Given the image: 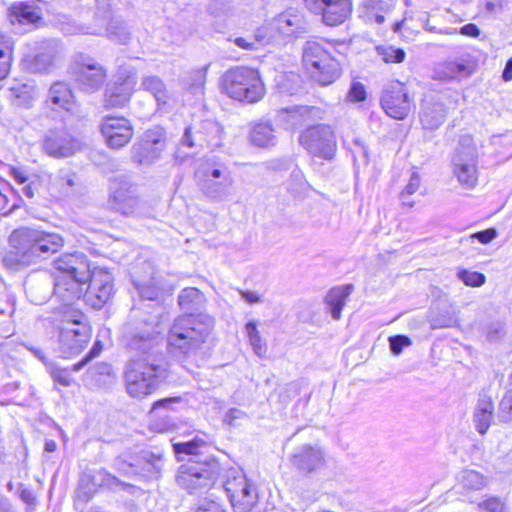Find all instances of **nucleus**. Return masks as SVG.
Instances as JSON below:
<instances>
[{"label": "nucleus", "mask_w": 512, "mask_h": 512, "mask_svg": "<svg viewBox=\"0 0 512 512\" xmlns=\"http://www.w3.org/2000/svg\"><path fill=\"white\" fill-rule=\"evenodd\" d=\"M135 85V72L126 68L121 69L113 86L105 92V106L110 108L124 107L129 102Z\"/></svg>", "instance_id": "412c9836"}, {"label": "nucleus", "mask_w": 512, "mask_h": 512, "mask_svg": "<svg viewBox=\"0 0 512 512\" xmlns=\"http://www.w3.org/2000/svg\"><path fill=\"white\" fill-rule=\"evenodd\" d=\"M292 464L303 472L310 473L324 462V454L319 447L304 445L292 456Z\"/></svg>", "instance_id": "b1692460"}, {"label": "nucleus", "mask_w": 512, "mask_h": 512, "mask_svg": "<svg viewBox=\"0 0 512 512\" xmlns=\"http://www.w3.org/2000/svg\"><path fill=\"white\" fill-rule=\"evenodd\" d=\"M352 286H336L331 288L325 296V304L333 319L338 320L346 299L351 293Z\"/></svg>", "instance_id": "c85d7f7f"}, {"label": "nucleus", "mask_w": 512, "mask_h": 512, "mask_svg": "<svg viewBox=\"0 0 512 512\" xmlns=\"http://www.w3.org/2000/svg\"><path fill=\"white\" fill-rule=\"evenodd\" d=\"M421 185V178L417 172L412 173L407 185L400 192L399 198L404 208H412L415 202L411 196L418 191Z\"/></svg>", "instance_id": "e433bc0d"}, {"label": "nucleus", "mask_w": 512, "mask_h": 512, "mask_svg": "<svg viewBox=\"0 0 512 512\" xmlns=\"http://www.w3.org/2000/svg\"><path fill=\"white\" fill-rule=\"evenodd\" d=\"M273 29L285 36H299L307 32L308 22L297 9H287L274 19Z\"/></svg>", "instance_id": "5701e85b"}, {"label": "nucleus", "mask_w": 512, "mask_h": 512, "mask_svg": "<svg viewBox=\"0 0 512 512\" xmlns=\"http://www.w3.org/2000/svg\"><path fill=\"white\" fill-rule=\"evenodd\" d=\"M108 38L121 44H126L130 40V31L126 23L119 19H111L106 27Z\"/></svg>", "instance_id": "f704fd0d"}, {"label": "nucleus", "mask_w": 512, "mask_h": 512, "mask_svg": "<svg viewBox=\"0 0 512 512\" xmlns=\"http://www.w3.org/2000/svg\"><path fill=\"white\" fill-rule=\"evenodd\" d=\"M480 510L484 512H505V502L498 496H490L479 504Z\"/></svg>", "instance_id": "a18cd8bd"}, {"label": "nucleus", "mask_w": 512, "mask_h": 512, "mask_svg": "<svg viewBox=\"0 0 512 512\" xmlns=\"http://www.w3.org/2000/svg\"><path fill=\"white\" fill-rule=\"evenodd\" d=\"M378 52L385 63H402L406 57V52L403 48H394L392 46L380 47Z\"/></svg>", "instance_id": "79ce46f5"}, {"label": "nucleus", "mask_w": 512, "mask_h": 512, "mask_svg": "<svg viewBox=\"0 0 512 512\" xmlns=\"http://www.w3.org/2000/svg\"><path fill=\"white\" fill-rule=\"evenodd\" d=\"M73 98V93L68 84L55 82L48 91L47 102L58 108L71 111L74 107Z\"/></svg>", "instance_id": "cd10ccee"}, {"label": "nucleus", "mask_w": 512, "mask_h": 512, "mask_svg": "<svg viewBox=\"0 0 512 512\" xmlns=\"http://www.w3.org/2000/svg\"><path fill=\"white\" fill-rule=\"evenodd\" d=\"M48 368L51 377L56 383H59L65 387H68L72 384L73 379L67 369H62L52 364H49Z\"/></svg>", "instance_id": "49530a36"}, {"label": "nucleus", "mask_w": 512, "mask_h": 512, "mask_svg": "<svg viewBox=\"0 0 512 512\" xmlns=\"http://www.w3.org/2000/svg\"><path fill=\"white\" fill-rule=\"evenodd\" d=\"M54 57L55 48L52 43H44L36 54L27 58V68L34 73L46 72L52 66Z\"/></svg>", "instance_id": "bb28decb"}, {"label": "nucleus", "mask_w": 512, "mask_h": 512, "mask_svg": "<svg viewBox=\"0 0 512 512\" xmlns=\"http://www.w3.org/2000/svg\"><path fill=\"white\" fill-rule=\"evenodd\" d=\"M391 351L398 355L400 354L404 347L411 345V339L406 335H394L389 338Z\"/></svg>", "instance_id": "09e8293b"}, {"label": "nucleus", "mask_w": 512, "mask_h": 512, "mask_svg": "<svg viewBox=\"0 0 512 512\" xmlns=\"http://www.w3.org/2000/svg\"><path fill=\"white\" fill-rule=\"evenodd\" d=\"M150 428L158 433H164L174 428V422L167 415L160 416L150 423Z\"/></svg>", "instance_id": "de8ad7c7"}, {"label": "nucleus", "mask_w": 512, "mask_h": 512, "mask_svg": "<svg viewBox=\"0 0 512 512\" xmlns=\"http://www.w3.org/2000/svg\"><path fill=\"white\" fill-rule=\"evenodd\" d=\"M223 487L235 512H249L257 502L254 484L238 468L226 471Z\"/></svg>", "instance_id": "9b49d317"}, {"label": "nucleus", "mask_w": 512, "mask_h": 512, "mask_svg": "<svg viewBox=\"0 0 512 512\" xmlns=\"http://www.w3.org/2000/svg\"><path fill=\"white\" fill-rule=\"evenodd\" d=\"M458 277L466 286L469 287H480L486 281V276L482 272L470 271L467 269L459 271Z\"/></svg>", "instance_id": "c03bdc74"}, {"label": "nucleus", "mask_w": 512, "mask_h": 512, "mask_svg": "<svg viewBox=\"0 0 512 512\" xmlns=\"http://www.w3.org/2000/svg\"><path fill=\"white\" fill-rule=\"evenodd\" d=\"M208 68L209 65H206L190 72L186 85L193 94L202 93Z\"/></svg>", "instance_id": "4c0bfd02"}, {"label": "nucleus", "mask_w": 512, "mask_h": 512, "mask_svg": "<svg viewBox=\"0 0 512 512\" xmlns=\"http://www.w3.org/2000/svg\"><path fill=\"white\" fill-rule=\"evenodd\" d=\"M250 141L257 147L274 146L277 142V136L272 125L266 122L257 123L250 131Z\"/></svg>", "instance_id": "c756f323"}, {"label": "nucleus", "mask_w": 512, "mask_h": 512, "mask_svg": "<svg viewBox=\"0 0 512 512\" xmlns=\"http://www.w3.org/2000/svg\"><path fill=\"white\" fill-rule=\"evenodd\" d=\"M502 79L505 82H509L512 80V57L509 58L506 62L505 68L502 72Z\"/></svg>", "instance_id": "774afa93"}, {"label": "nucleus", "mask_w": 512, "mask_h": 512, "mask_svg": "<svg viewBox=\"0 0 512 512\" xmlns=\"http://www.w3.org/2000/svg\"><path fill=\"white\" fill-rule=\"evenodd\" d=\"M234 44L241 49L245 50H255L256 49V41H253L252 36L246 37H236L233 40Z\"/></svg>", "instance_id": "052dcab7"}, {"label": "nucleus", "mask_w": 512, "mask_h": 512, "mask_svg": "<svg viewBox=\"0 0 512 512\" xmlns=\"http://www.w3.org/2000/svg\"><path fill=\"white\" fill-rule=\"evenodd\" d=\"M241 297L249 304H255L261 302V297L254 291L250 290H238Z\"/></svg>", "instance_id": "e2e57ef3"}, {"label": "nucleus", "mask_w": 512, "mask_h": 512, "mask_svg": "<svg viewBox=\"0 0 512 512\" xmlns=\"http://www.w3.org/2000/svg\"><path fill=\"white\" fill-rule=\"evenodd\" d=\"M75 61L78 65L75 78L78 88L86 93L99 91L107 79V69L88 55L79 54Z\"/></svg>", "instance_id": "f3484780"}, {"label": "nucleus", "mask_w": 512, "mask_h": 512, "mask_svg": "<svg viewBox=\"0 0 512 512\" xmlns=\"http://www.w3.org/2000/svg\"><path fill=\"white\" fill-rule=\"evenodd\" d=\"M162 466L161 457L151 452H143L138 455L123 454L113 462V467L119 473L130 478L157 479Z\"/></svg>", "instance_id": "f8f14e48"}, {"label": "nucleus", "mask_w": 512, "mask_h": 512, "mask_svg": "<svg viewBox=\"0 0 512 512\" xmlns=\"http://www.w3.org/2000/svg\"><path fill=\"white\" fill-rule=\"evenodd\" d=\"M122 341L134 353L124 373L127 393L134 398H145L167 377L168 363L153 335L152 322L140 309H131L123 326Z\"/></svg>", "instance_id": "f257e3e1"}, {"label": "nucleus", "mask_w": 512, "mask_h": 512, "mask_svg": "<svg viewBox=\"0 0 512 512\" xmlns=\"http://www.w3.org/2000/svg\"><path fill=\"white\" fill-rule=\"evenodd\" d=\"M62 30L64 33H66L68 35L79 34V33L98 35V34H101V31H102L101 28L90 29L88 27L81 26V25H75V24H67L66 26H64L62 28Z\"/></svg>", "instance_id": "603ef678"}, {"label": "nucleus", "mask_w": 512, "mask_h": 512, "mask_svg": "<svg viewBox=\"0 0 512 512\" xmlns=\"http://www.w3.org/2000/svg\"><path fill=\"white\" fill-rule=\"evenodd\" d=\"M380 105L384 112L396 120H404L414 111L415 102L405 83L391 81L382 91Z\"/></svg>", "instance_id": "4468645a"}, {"label": "nucleus", "mask_w": 512, "mask_h": 512, "mask_svg": "<svg viewBox=\"0 0 512 512\" xmlns=\"http://www.w3.org/2000/svg\"><path fill=\"white\" fill-rule=\"evenodd\" d=\"M299 143L311 155L325 160L333 158L336 151V136L331 126L312 125L303 130Z\"/></svg>", "instance_id": "ddd939ff"}, {"label": "nucleus", "mask_w": 512, "mask_h": 512, "mask_svg": "<svg viewBox=\"0 0 512 512\" xmlns=\"http://www.w3.org/2000/svg\"><path fill=\"white\" fill-rule=\"evenodd\" d=\"M9 242L11 250L5 255L3 261L11 268L36 263L58 252L64 245V240L59 234L27 227L14 230L9 237Z\"/></svg>", "instance_id": "39448f33"}, {"label": "nucleus", "mask_w": 512, "mask_h": 512, "mask_svg": "<svg viewBox=\"0 0 512 512\" xmlns=\"http://www.w3.org/2000/svg\"><path fill=\"white\" fill-rule=\"evenodd\" d=\"M459 32L462 35L473 38L478 37L481 33L479 27L474 23H468L466 25H463L462 27H460Z\"/></svg>", "instance_id": "680f3d73"}, {"label": "nucleus", "mask_w": 512, "mask_h": 512, "mask_svg": "<svg viewBox=\"0 0 512 512\" xmlns=\"http://www.w3.org/2000/svg\"><path fill=\"white\" fill-rule=\"evenodd\" d=\"M112 366L106 362H98L91 366L87 371V377H89L96 384L105 382L106 377L112 376Z\"/></svg>", "instance_id": "ea45409f"}, {"label": "nucleus", "mask_w": 512, "mask_h": 512, "mask_svg": "<svg viewBox=\"0 0 512 512\" xmlns=\"http://www.w3.org/2000/svg\"><path fill=\"white\" fill-rule=\"evenodd\" d=\"M367 99L366 88L361 83H354V101H365Z\"/></svg>", "instance_id": "0e129e2a"}, {"label": "nucleus", "mask_w": 512, "mask_h": 512, "mask_svg": "<svg viewBox=\"0 0 512 512\" xmlns=\"http://www.w3.org/2000/svg\"><path fill=\"white\" fill-rule=\"evenodd\" d=\"M462 483L467 490H481L486 486V479L483 474L468 470L462 476Z\"/></svg>", "instance_id": "a19ab883"}, {"label": "nucleus", "mask_w": 512, "mask_h": 512, "mask_svg": "<svg viewBox=\"0 0 512 512\" xmlns=\"http://www.w3.org/2000/svg\"><path fill=\"white\" fill-rule=\"evenodd\" d=\"M12 52V39L4 34H0V59H12Z\"/></svg>", "instance_id": "5fc2aeb1"}, {"label": "nucleus", "mask_w": 512, "mask_h": 512, "mask_svg": "<svg viewBox=\"0 0 512 512\" xmlns=\"http://www.w3.org/2000/svg\"><path fill=\"white\" fill-rule=\"evenodd\" d=\"M180 400H181L180 397H169V398H164V399L158 400V401L154 402L150 413L155 414L157 412V410L160 408L169 409L173 403H178V402H180Z\"/></svg>", "instance_id": "bf43d9fd"}, {"label": "nucleus", "mask_w": 512, "mask_h": 512, "mask_svg": "<svg viewBox=\"0 0 512 512\" xmlns=\"http://www.w3.org/2000/svg\"><path fill=\"white\" fill-rule=\"evenodd\" d=\"M12 15L22 24H34L41 19L39 9L28 2H17L11 7Z\"/></svg>", "instance_id": "473e14b6"}, {"label": "nucleus", "mask_w": 512, "mask_h": 512, "mask_svg": "<svg viewBox=\"0 0 512 512\" xmlns=\"http://www.w3.org/2000/svg\"><path fill=\"white\" fill-rule=\"evenodd\" d=\"M497 236V230L494 227L487 228L482 231L475 232L471 235L472 238L477 239L482 244H488Z\"/></svg>", "instance_id": "6e6d98bb"}, {"label": "nucleus", "mask_w": 512, "mask_h": 512, "mask_svg": "<svg viewBox=\"0 0 512 512\" xmlns=\"http://www.w3.org/2000/svg\"><path fill=\"white\" fill-rule=\"evenodd\" d=\"M206 448H208V441L199 436H195L190 441L173 444L174 452L179 459H183L182 455L192 457L187 464L179 468L176 477L178 485L189 493H200L209 489L220 474L221 467L215 458L200 459Z\"/></svg>", "instance_id": "20e7f679"}, {"label": "nucleus", "mask_w": 512, "mask_h": 512, "mask_svg": "<svg viewBox=\"0 0 512 512\" xmlns=\"http://www.w3.org/2000/svg\"><path fill=\"white\" fill-rule=\"evenodd\" d=\"M223 140V129L219 123L214 120L206 119L191 123L188 125L179 141L177 157L181 149H193L196 152L204 148L220 147Z\"/></svg>", "instance_id": "9d476101"}, {"label": "nucleus", "mask_w": 512, "mask_h": 512, "mask_svg": "<svg viewBox=\"0 0 512 512\" xmlns=\"http://www.w3.org/2000/svg\"><path fill=\"white\" fill-rule=\"evenodd\" d=\"M41 146L43 151L53 158H66L80 151L82 143L61 127L48 130L42 139Z\"/></svg>", "instance_id": "6ab92c4d"}, {"label": "nucleus", "mask_w": 512, "mask_h": 512, "mask_svg": "<svg viewBox=\"0 0 512 512\" xmlns=\"http://www.w3.org/2000/svg\"><path fill=\"white\" fill-rule=\"evenodd\" d=\"M494 416V402L491 397L479 399L474 411V423L477 431L484 435L490 428Z\"/></svg>", "instance_id": "393cba45"}, {"label": "nucleus", "mask_w": 512, "mask_h": 512, "mask_svg": "<svg viewBox=\"0 0 512 512\" xmlns=\"http://www.w3.org/2000/svg\"><path fill=\"white\" fill-rule=\"evenodd\" d=\"M98 12L103 19L109 16L110 4L109 0H95Z\"/></svg>", "instance_id": "69168bd1"}, {"label": "nucleus", "mask_w": 512, "mask_h": 512, "mask_svg": "<svg viewBox=\"0 0 512 512\" xmlns=\"http://www.w3.org/2000/svg\"><path fill=\"white\" fill-rule=\"evenodd\" d=\"M55 181L60 186V189L63 191V193H68L69 188H72L75 185L74 175L66 172H60L55 177Z\"/></svg>", "instance_id": "864d4df0"}, {"label": "nucleus", "mask_w": 512, "mask_h": 512, "mask_svg": "<svg viewBox=\"0 0 512 512\" xmlns=\"http://www.w3.org/2000/svg\"><path fill=\"white\" fill-rule=\"evenodd\" d=\"M102 350V345L99 341L95 342L88 354L78 363L74 364L72 371L79 372L88 362L98 356Z\"/></svg>", "instance_id": "8fccbe9b"}, {"label": "nucleus", "mask_w": 512, "mask_h": 512, "mask_svg": "<svg viewBox=\"0 0 512 512\" xmlns=\"http://www.w3.org/2000/svg\"><path fill=\"white\" fill-rule=\"evenodd\" d=\"M205 303L204 294L194 287L184 288L178 295V304L187 314L174 320L167 341L171 352L182 361L196 356L213 331V317L194 314L203 309Z\"/></svg>", "instance_id": "7ed1b4c3"}, {"label": "nucleus", "mask_w": 512, "mask_h": 512, "mask_svg": "<svg viewBox=\"0 0 512 512\" xmlns=\"http://www.w3.org/2000/svg\"><path fill=\"white\" fill-rule=\"evenodd\" d=\"M245 331L255 354L259 357L264 356L267 351V345L266 342L262 339L260 332L257 329L256 323L254 321H249L245 325Z\"/></svg>", "instance_id": "c9c22d12"}, {"label": "nucleus", "mask_w": 512, "mask_h": 512, "mask_svg": "<svg viewBox=\"0 0 512 512\" xmlns=\"http://www.w3.org/2000/svg\"><path fill=\"white\" fill-rule=\"evenodd\" d=\"M100 129L106 144L112 149L124 147L133 136V127L124 117L106 116L102 119Z\"/></svg>", "instance_id": "4be33fe9"}, {"label": "nucleus", "mask_w": 512, "mask_h": 512, "mask_svg": "<svg viewBox=\"0 0 512 512\" xmlns=\"http://www.w3.org/2000/svg\"><path fill=\"white\" fill-rule=\"evenodd\" d=\"M55 269L68 273L55 283L54 293L65 306L72 305L84 291V298L93 308L99 309L114 294V279L110 272L95 268L91 271L89 260L80 252L67 253L53 261Z\"/></svg>", "instance_id": "f03ea898"}, {"label": "nucleus", "mask_w": 512, "mask_h": 512, "mask_svg": "<svg viewBox=\"0 0 512 512\" xmlns=\"http://www.w3.org/2000/svg\"><path fill=\"white\" fill-rule=\"evenodd\" d=\"M501 407L512 414V389L508 390L501 401Z\"/></svg>", "instance_id": "338daca9"}, {"label": "nucleus", "mask_w": 512, "mask_h": 512, "mask_svg": "<svg viewBox=\"0 0 512 512\" xmlns=\"http://www.w3.org/2000/svg\"><path fill=\"white\" fill-rule=\"evenodd\" d=\"M200 192L213 202H223L231 196L234 184L229 167L215 157L203 159L194 172Z\"/></svg>", "instance_id": "423d86ee"}, {"label": "nucleus", "mask_w": 512, "mask_h": 512, "mask_svg": "<svg viewBox=\"0 0 512 512\" xmlns=\"http://www.w3.org/2000/svg\"><path fill=\"white\" fill-rule=\"evenodd\" d=\"M273 29V25L271 24L270 27H260L258 28L255 33L252 35L253 41H256V49L259 45L268 44L272 39L271 31Z\"/></svg>", "instance_id": "3c124183"}, {"label": "nucleus", "mask_w": 512, "mask_h": 512, "mask_svg": "<svg viewBox=\"0 0 512 512\" xmlns=\"http://www.w3.org/2000/svg\"><path fill=\"white\" fill-rule=\"evenodd\" d=\"M221 89L230 98L247 103H256L265 95L259 72L246 66L228 69L221 77Z\"/></svg>", "instance_id": "0eeeda50"}, {"label": "nucleus", "mask_w": 512, "mask_h": 512, "mask_svg": "<svg viewBox=\"0 0 512 512\" xmlns=\"http://www.w3.org/2000/svg\"><path fill=\"white\" fill-rule=\"evenodd\" d=\"M313 107L298 106L277 111L276 121L285 129H294L306 121Z\"/></svg>", "instance_id": "a878e982"}, {"label": "nucleus", "mask_w": 512, "mask_h": 512, "mask_svg": "<svg viewBox=\"0 0 512 512\" xmlns=\"http://www.w3.org/2000/svg\"><path fill=\"white\" fill-rule=\"evenodd\" d=\"M454 173L458 181L466 188L472 189L478 183V172L476 165L462 163L455 167Z\"/></svg>", "instance_id": "72a5a7b5"}, {"label": "nucleus", "mask_w": 512, "mask_h": 512, "mask_svg": "<svg viewBox=\"0 0 512 512\" xmlns=\"http://www.w3.org/2000/svg\"><path fill=\"white\" fill-rule=\"evenodd\" d=\"M151 272L150 276L142 277L135 273L133 275V284L138 291L139 296L145 300H156L159 295V289L154 281Z\"/></svg>", "instance_id": "2f4dec72"}, {"label": "nucleus", "mask_w": 512, "mask_h": 512, "mask_svg": "<svg viewBox=\"0 0 512 512\" xmlns=\"http://www.w3.org/2000/svg\"><path fill=\"white\" fill-rule=\"evenodd\" d=\"M91 482L94 486L97 487H109L113 488L118 485H125L122 481H120L117 477L106 471L105 469H99L93 471L91 475Z\"/></svg>", "instance_id": "58836bf2"}, {"label": "nucleus", "mask_w": 512, "mask_h": 512, "mask_svg": "<svg viewBox=\"0 0 512 512\" xmlns=\"http://www.w3.org/2000/svg\"><path fill=\"white\" fill-rule=\"evenodd\" d=\"M58 274L53 278L47 272H31L24 281V290L31 303L41 305L45 303L51 296L61 302L55 295V283L60 277H69L68 273H64L56 269Z\"/></svg>", "instance_id": "a211bd4d"}, {"label": "nucleus", "mask_w": 512, "mask_h": 512, "mask_svg": "<svg viewBox=\"0 0 512 512\" xmlns=\"http://www.w3.org/2000/svg\"><path fill=\"white\" fill-rule=\"evenodd\" d=\"M141 87L154 96L158 105H165L170 100L166 84L158 76L148 75L143 77Z\"/></svg>", "instance_id": "7c9ffc66"}, {"label": "nucleus", "mask_w": 512, "mask_h": 512, "mask_svg": "<svg viewBox=\"0 0 512 512\" xmlns=\"http://www.w3.org/2000/svg\"><path fill=\"white\" fill-rule=\"evenodd\" d=\"M166 147L163 128L156 126L146 130L131 148V159L140 166H150L158 161Z\"/></svg>", "instance_id": "2eb2a0df"}, {"label": "nucleus", "mask_w": 512, "mask_h": 512, "mask_svg": "<svg viewBox=\"0 0 512 512\" xmlns=\"http://www.w3.org/2000/svg\"><path fill=\"white\" fill-rule=\"evenodd\" d=\"M195 512H226V511L223 509V507L219 503H217L213 500L204 499V500L200 501Z\"/></svg>", "instance_id": "4d7b16f0"}, {"label": "nucleus", "mask_w": 512, "mask_h": 512, "mask_svg": "<svg viewBox=\"0 0 512 512\" xmlns=\"http://www.w3.org/2000/svg\"><path fill=\"white\" fill-rule=\"evenodd\" d=\"M446 70L450 79L470 76L474 72V67L463 62H449L446 64Z\"/></svg>", "instance_id": "37998d69"}, {"label": "nucleus", "mask_w": 512, "mask_h": 512, "mask_svg": "<svg viewBox=\"0 0 512 512\" xmlns=\"http://www.w3.org/2000/svg\"><path fill=\"white\" fill-rule=\"evenodd\" d=\"M245 416L246 414L242 410L232 408L226 413L224 421L230 426H235L237 425V420L242 419Z\"/></svg>", "instance_id": "13d9d810"}, {"label": "nucleus", "mask_w": 512, "mask_h": 512, "mask_svg": "<svg viewBox=\"0 0 512 512\" xmlns=\"http://www.w3.org/2000/svg\"><path fill=\"white\" fill-rule=\"evenodd\" d=\"M305 5L314 14H321L328 26L343 23L352 9L350 0H305Z\"/></svg>", "instance_id": "aec40b11"}, {"label": "nucleus", "mask_w": 512, "mask_h": 512, "mask_svg": "<svg viewBox=\"0 0 512 512\" xmlns=\"http://www.w3.org/2000/svg\"><path fill=\"white\" fill-rule=\"evenodd\" d=\"M108 206L126 216H140L144 213L145 203L139 198L137 186L126 175L110 181Z\"/></svg>", "instance_id": "1a4fd4ad"}, {"label": "nucleus", "mask_w": 512, "mask_h": 512, "mask_svg": "<svg viewBox=\"0 0 512 512\" xmlns=\"http://www.w3.org/2000/svg\"><path fill=\"white\" fill-rule=\"evenodd\" d=\"M91 337L88 325L78 320L64 323L59 328V350L64 358L80 353Z\"/></svg>", "instance_id": "dca6fc26"}, {"label": "nucleus", "mask_w": 512, "mask_h": 512, "mask_svg": "<svg viewBox=\"0 0 512 512\" xmlns=\"http://www.w3.org/2000/svg\"><path fill=\"white\" fill-rule=\"evenodd\" d=\"M302 64L310 78L322 86L340 76V64L322 41L308 40L302 48Z\"/></svg>", "instance_id": "6e6552de"}]
</instances>
